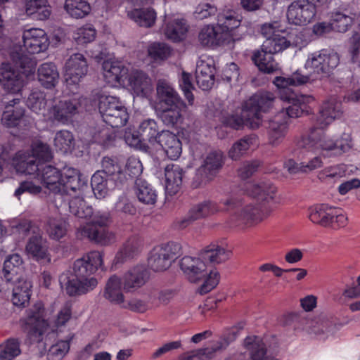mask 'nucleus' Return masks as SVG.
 <instances>
[{"label":"nucleus","instance_id":"nucleus-34","mask_svg":"<svg viewBox=\"0 0 360 360\" xmlns=\"http://www.w3.org/2000/svg\"><path fill=\"white\" fill-rule=\"evenodd\" d=\"M129 85L137 96L148 97L152 90V81L148 75L141 70L133 71L128 75Z\"/></svg>","mask_w":360,"mask_h":360},{"label":"nucleus","instance_id":"nucleus-3","mask_svg":"<svg viewBox=\"0 0 360 360\" xmlns=\"http://www.w3.org/2000/svg\"><path fill=\"white\" fill-rule=\"evenodd\" d=\"M33 175L40 177L44 186L60 197L69 191H81L86 186L84 183H81L82 179L80 172L72 167L65 169L63 174L56 167L46 165Z\"/></svg>","mask_w":360,"mask_h":360},{"label":"nucleus","instance_id":"nucleus-7","mask_svg":"<svg viewBox=\"0 0 360 360\" xmlns=\"http://www.w3.org/2000/svg\"><path fill=\"white\" fill-rule=\"evenodd\" d=\"M22 262L20 255H11L5 259L2 271L6 282L14 285L12 302L18 307H25L29 302L32 287L30 281L20 276Z\"/></svg>","mask_w":360,"mask_h":360},{"label":"nucleus","instance_id":"nucleus-15","mask_svg":"<svg viewBox=\"0 0 360 360\" xmlns=\"http://www.w3.org/2000/svg\"><path fill=\"white\" fill-rule=\"evenodd\" d=\"M181 250V245L173 241L155 247L148 258L149 268L155 272L166 271L178 257Z\"/></svg>","mask_w":360,"mask_h":360},{"label":"nucleus","instance_id":"nucleus-25","mask_svg":"<svg viewBox=\"0 0 360 360\" xmlns=\"http://www.w3.org/2000/svg\"><path fill=\"white\" fill-rule=\"evenodd\" d=\"M224 165V155L221 151H212L207 154L201 166L198 169L195 181L199 184L211 181Z\"/></svg>","mask_w":360,"mask_h":360},{"label":"nucleus","instance_id":"nucleus-32","mask_svg":"<svg viewBox=\"0 0 360 360\" xmlns=\"http://www.w3.org/2000/svg\"><path fill=\"white\" fill-rule=\"evenodd\" d=\"M157 146H160L172 160H176L182 153L181 141L175 134L167 130L161 131Z\"/></svg>","mask_w":360,"mask_h":360},{"label":"nucleus","instance_id":"nucleus-5","mask_svg":"<svg viewBox=\"0 0 360 360\" xmlns=\"http://www.w3.org/2000/svg\"><path fill=\"white\" fill-rule=\"evenodd\" d=\"M217 25L204 26L198 34V39L202 46L215 48L227 41L231 32L240 25L237 13L231 9H224L217 13Z\"/></svg>","mask_w":360,"mask_h":360},{"label":"nucleus","instance_id":"nucleus-23","mask_svg":"<svg viewBox=\"0 0 360 360\" xmlns=\"http://www.w3.org/2000/svg\"><path fill=\"white\" fill-rule=\"evenodd\" d=\"M103 255L99 251H91L73 264V273L81 278H90L92 274L103 266Z\"/></svg>","mask_w":360,"mask_h":360},{"label":"nucleus","instance_id":"nucleus-58","mask_svg":"<svg viewBox=\"0 0 360 360\" xmlns=\"http://www.w3.org/2000/svg\"><path fill=\"white\" fill-rule=\"evenodd\" d=\"M252 121H253V117L252 118L248 112H245V105L243 104L241 115H232L228 117L226 119V124L230 127L238 130L242 129L245 125L250 128Z\"/></svg>","mask_w":360,"mask_h":360},{"label":"nucleus","instance_id":"nucleus-31","mask_svg":"<svg viewBox=\"0 0 360 360\" xmlns=\"http://www.w3.org/2000/svg\"><path fill=\"white\" fill-rule=\"evenodd\" d=\"M102 67L104 79L111 86L124 84L128 78L129 70L122 62L105 60Z\"/></svg>","mask_w":360,"mask_h":360},{"label":"nucleus","instance_id":"nucleus-50","mask_svg":"<svg viewBox=\"0 0 360 360\" xmlns=\"http://www.w3.org/2000/svg\"><path fill=\"white\" fill-rule=\"evenodd\" d=\"M26 105L32 112L37 115H42L45 117L47 112L46 110L47 101L44 91L40 89H33L27 98Z\"/></svg>","mask_w":360,"mask_h":360},{"label":"nucleus","instance_id":"nucleus-41","mask_svg":"<svg viewBox=\"0 0 360 360\" xmlns=\"http://www.w3.org/2000/svg\"><path fill=\"white\" fill-rule=\"evenodd\" d=\"M257 136L254 134L244 136L236 141L229 150V157L233 160H238L247 153L252 146L257 145Z\"/></svg>","mask_w":360,"mask_h":360},{"label":"nucleus","instance_id":"nucleus-24","mask_svg":"<svg viewBox=\"0 0 360 360\" xmlns=\"http://www.w3.org/2000/svg\"><path fill=\"white\" fill-rule=\"evenodd\" d=\"M244 346L249 355L243 352H236L226 360H268L266 346L260 336H248L244 340Z\"/></svg>","mask_w":360,"mask_h":360},{"label":"nucleus","instance_id":"nucleus-17","mask_svg":"<svg viewBox=\"0 0 360 360\" xmlns=\"http://www.w3.org/2000/svg\"><path fill=\"white\" fill-rule=\"evenodd\" d=\"M274 94L267 91H259L250 97L245 103V112H248L253 121L251 129H257L262 124V112H268L274 105Z\"/></svg>","mask_w":360,"mask_h":360},{"label":"nucleus","instance_id":"nucleus-37","mask_svg":"<svg viewBox=\"0 0 360 360\" xmlns=\"http://www.w3.org/2000/svg\"><path fill=\"white\" fill-rule=\"evenodd\" d=\"M59 72L53 63H44L37 69V79L40 84L47 89L54 88L59 82Z\"/></svg>","mask_w":360,"mask_h":360},{"label":"nucleus","instance_id":"nucleus-59","mask_svg":"<svg viewBox=\"0 0 360 360\" xmlns=\"http://www.w3.org/2000/svg\"><path fill=\"white\" fill-rule=\"evenodd\" d=\"M148 53L154 60H164L170 56L171 49L166 44L154 42L148 46Z\"/></svg>","mask_w":360,"mask_h":360},{"label":"nucleus","instance_id":"nucleus-54","mask_svg":"<svg viewBox=\"0 0 360 360\" xmlns=\"http://www.w3.org/2000/svg\"><path fill=\"white\" fill-rule=\"evenodd\" d=\"M74 335L71 333L68 335L65 340H59L49 348L47 357L49 360H60L68 352L70 344Z\"/></svg>","mask_w":360,"mask_h":360},{"label":"nucleus","instance_id":"nucleus-64","mask_svg":"<svg viewBox=\"0 0 360 360\" xmlns=\"http://www.w3.org/2000/svg\"><path fill=\"white\" fill-rule=\"evenodd\" d=\"M41 191V186L36 184L34 181L26 180L20 183L18 188L15 191L14 195L20 198V196L24 193H28L32 195H37Z\"/></svg>","mask_w":360,"mask_h":360},{"label":"nucleus","instance_id":"nucleus-19","mask_svg":"<svg viewBox=\"0 0 360 360\" xmlns=\"http://www.w3.org/2000/svg\"><path fill=\"white\" fill-rule=\"evenodd\" d=\"M88 72V63L82 53L71 55L66 60L64 66V77L65 84L70 91L75 93L79 87L82 79Z\"/></svg>","mask_w":360,"mask_h":360},{"label":"nucleus","instance_id":"nucleus-27","mask_svg":"<svg viewBox=\"0 0 360 360\" xmlns=\"http://www.w3.org/2000/svg\"><path fill=\"white\" fill-rule=\"evenodd\" d=\"M120 278L123 290L125 292H134L147 283L150 274L144 265H136Z\"/></svg>","mask_w":360,"mask_h":360},{"label":"nucleus","instance_id":"nucleus-1","mask_svg":"<svg viewBox=\"0 0 360 360\" xmlns=\"http://www.w3.org/2000/svg\"><path fill=\"white\" fill-rule=\"evenodd\" d=\"M308 77L298 72L288 77H276L274 84L278 89L280 99L283 101L282 109L270 120L268 127L269 142L277 146L283 141L288 129L289 119L301 117L308 112V104L314 101L310 95L297 94L293 86L303 85Z\"/></svg>","mask_w":360,"mask_h":360},{"label":"nucleus","instance_id":"nucleus-29","mask_svg":"<svg viewBox=\"0 0 360 360\" xmlns=\"http://www.w3.org/2000/svg\"><path fill=\"white\" fill-rule=\"evenodd\" d=\"M23 46L30 54L45 51L49 45V40L44 30L31 28L24 31L22 34Z\"/></svg>","mask_w":360,"mask_h":360},{"label":"nucleus","instance_id":"nucleus-57","mask_svg":"<svg viewBox=\"0 0 360 360\" xmlns=\"http://www.w3.org/2000/svg\"><path fill=\"white\" fill-rule=\"evenodd\" d=\"M20 342L18 338L8 339L0 352V360H13L21 353Z\"/></svg>","mask_w":360,"mask_h":360},{"label":"nucleus","instance_id":"nucleus-46","mask_svg":"<svg viewBox=\"0 0 360 360\" xmlns=\"http://www.w3.org/2000/svg\"><path fill=\"white\" fill-rule=\"evenodd\" d=\"M231 252L218 245L212 244L203 250L200 255L205 263L210 262L213 264H220L228 260Z\"/></svg>","mask_w":360,"mask_h":360},{"label":"nucleus","instance_id":"nucleus-48","mask_svg":"<svg viewBox=\"0 0 360 360\" xmlns=\"http://www.w3.org/2000/svg\"><path fill=\"white\" fill-rule=\"evenodd\" d=\"M333 207L328 204H320L314 205L309 209V219L314 224L321 226H327L329 223V217L334 214Z\"/></svg>","mask_w":360,"mask_h":360},{"label":"nucleus","instance_id":"nucleus-62","mask_svg":"<svg viewBox=\"0 0 360 360\" xmlns=\"http://www.w3.org/2000/svg\"><path fill=\"white\" fill-rule=\"evenodd\" d=\"M331 22L333 24L334 30L338 32H345L352 24V17L340 12L332 15Z\"/></svg>","mask_w":360,"mask_h":360},{"label":"nucleus","instance_id":"nucleus-16","mask_svg":"<svg viewBox=\"0 0 360 360\" xmlns=\"http://www.w3.org/2000/svg\"><path fill=\"white\" fill-rule=\"evenodd\" d=\"M327 4L317 0H294L288 6V21L292 25L305 26L314 20L318 8Z\"/></svg>","mask_w":360,"mask_h":360},{"label":"nucleus","instance_id":"nucleus-30","mask_svg":"<svg viewBox=\"0 0 360 360\" xmlns=\"http://www.w3.org/2000/svg\"><path fill=\"white\" fill-rule=\"evenodd\" d=\"M1 120L8 128L19 127L25 122V109L20 98H13L5 105Z\"/></svg>","mask_w":360,"mask_h":360},{"label":"nucleus","instance_id":"nucleus-22","mask_svg":"<svg viewBox=\"0 0 360 360\" xmlns=\"http://www.w3.org/2000/svg\"><path fill=\"white\" fill-rule=\"evenodd\" d=\"M25 231H32V236L29 238L26 245V252L28 255L32 257L39 263H46L51 261L48 253L46 240L42 237L39 229H32L31 223L25 224Z\"/></svg>","mask_w":360,"mask_h":360},{"label":"nucleus","instance_id":"nucleus-42","mask_svg":"<svg viewBox=\"0 0 360 360\" xmlns=\"http://www.w3.org/2000/svg\"><path fill=\"white\" fill-rule=\"evenodd\" d=\"M102 172H95L91 179V186L96 198H105L110 189L120 186L117 184L105 175H101Z\"/></svg>","mask_w":360,"mask_h":360},{"label":"nucleus","instance_id":"nucleus-47","mask_svg":"<svg viewBox=\"0 0 360 360\" xmlns=\"http://www.w3.org/2000/svg\"><path fill=\"white\" fill-rule=\"evenodd\" d=\"M25 11L34 18L45 20L51 15V7L47 0H26Z\"/></svg>","mask_w":360,"mask_h":360},{"label":"nucleus","instance_id":"nucleus-2","mask_svg":"<svg viewBox=\"0 0 360 360\" xmlns=\"http://www.w3.org/2000/svg\"><path fill=\"white\" fill-rule=\"evenodd\" d=\"M248 195L255 198L258 203L244 205V199L231 196L221 200L227 210L236 209L231 217L233 226L244 229L257 224L268 217L275 209L274 198L276 187L269 181L259 183H245L243 188Z\"/></svg>","mask_w":360,"mask_h":360},{"label":"nucleus","instance_id":"nucleus-21","mask_svg":"<svg viewBox=\"0 0 360 360\" xmlns=\"http://www.w3.org/2000/svg\"><path fill=\"white\" fill-rule=\"evenodd\" d=\"M81 183H84L86 186L81 191H69L60 196L64 201H68L70 212L79 219H88L93 214V207L86 205L84 200L86 190L88 189V181L86 179H82Z\"/></svg>","mask_w":360,"mask_h":360},{"label":"nucleus","instance_id":"nucleus-56","mask_svg":"<svg viewBox=\"0 0 360 360\" xmlns=\"http://www.w3.org/2000/svg\"><path fill=\"white\" fill-rule=\"evenodd\" d=\"M122 105V101L116 96L101 95L98 101V110L101 117L105 116V114L110 113Z\"/></svg>","mask_w":360,"mask_h":360},{"label":"nucleus","instance_id":"nucleus-61","mask_svg":"<svg viewBox=\"0 0 360 360\" xmlns=\"http://www.w3.org/2000/svg\"><path fill=\"white\" fill-rule=\"evenodd\" d=\"M179 83L184 96L188 100L189 104L192 105L194 101V96L192 93L194 89V86L192 83V75L189 73L183 72Z\"/></svg>","mask_w":360,"mask_h":360},{"label":"nucleus","instance_id":"nucleus-6","mask_svg":"<svg viewBox=\"0 0 360 360\" xmlns=\"http://www.w3.org/2000/svg\"><path fill=\"white\" fill-rule=\"evenodd\" d=\"M157 106L160 118L167 125L174 126L181 121L186 105L172 84L165 79L157 83Z\"/></svg>","mask_w":360,"mask_h":360},{"label":"nucleus","instance_id":"nucleus-60","mask_svg":"<svg viewBox=\"0 0 360 360\" xmlns=\"http://www.w3.org/2000/svg\"><path fill=\"white\" fill-rule=\"evenodd\" d=\"M96 31L91 25H85L77 29L75 34L74 39L77 44L82 45L91 42L94 40Z\"/></svg>","mask_w":360,"mask_h":360},{"label":"nucleus","instance_id":"nucleus-18","mask_svg":"<svg viewBox=\"0 0 360 360\" xmlns=\"http://www.w3.org/2000/svg\"><path fill=\"white\" fill-rule=\"evenodd\" d=\"M79 107L80 102L77 98L60 100L48 109L45 117L53 124L68 125L72 123Z\"/></svg>","mask_w":360,"mask_h":360},{"label":"nucleus","instance_id":"nucleus-35","mask_svg":"<svg viewBox=\"0 0 360 360\" xmlns=\"http://www.w3.org/2000/svg\"><path fill=\"white\" fill-rule=\"evenodd\" d=\"M184 170L179 165L169 164L165 168V192L169 195H175L182 184Z\"/></svg>","mask_w":360,"mask_h":360},{"label":"nucleus","instance_id":"nucleus-55","mask_svg":"<svg viewBox=\"0 0 360 360\" xmlns=\"http://www.w3.org/2000/svg\"><path fill=\"white\" fill-rule=\"evenodd\" d=\"M68 224L62 219H50L47 224L46 232L50 238L59 240L66 235Z\"/></svg>","mask_w":360,"mask_h":360},{"label":"nucleus","instance_id":"nucleus-52","mask_svg":"<svg viewBox=\"0 0 360 360\" xmlns=\"http://www.w3.org/2000/svg\"><path fill=\"white\" fill-rule=\"evenodd\" d=\"M129 115L127 108L122 105L102 117L103 122L112 128L124 127L129 120Z\"/></svg>","mask_w":360,"mask_h":360},{"label":"nucleus","instance_id":"nucleus-13","mask_svg":"<svg viewBox=\"0 0 360 360\" xmlns=\"http://www.w3.org/2000/svg\"><path fill=\"white\" fill-rule=\"evenodd\" d=\"M26 317L22 318L24 329L27 331L29 344L39 343L43 340L49 323L44 318V307L41 302H38L32 308L26 310Z\"/></svg>","mask_w":360,"mask_h":360},{"label":"nucleus","instance_id":"nucleus-36","mask_svg":"<svg viewBox=\"0 0 360 360\" xmlns=\"http://www.w3.org/2000/svg\"><path fill=\"white\" fill-rule=\"evenodd\" d=\"M342 113V103L335 98H330L324 102L320 110L318 122L323 128L340 117Z\"/></svg>","mask_w":360,"mask_h":360},{"label":"nucleus","instance_id":"nucleus-63","mask_svg":"<svg viewBox=\"0 0 360 360\" xmlns=\"http://www.w3.org/2000/svg\"><path fill=\"white\" fill-rule=\"evenodd\" d=\"M333 212H334V214L331 217H329V223L326 227L333 229L345 227L347 224L348 221L346 214L339 207H333Z\"/></svg>","mask_w":360,"mask_h":360},{"label":"nucleus","instance_id":"nucleus-14","mask_svg":"<svg viewBox=\"0 0 360 360\" xmlns=\"http://www.w3.org/2000/svg\"><path fill=\"white\" fill-rule=\"evenodd\" d=\"M160 132L157 122L153 119H147L140 124L138 135L125 134V141L130 146L148 152L157 146Z\"/></svg>","mask_w":360,"mask_h":360},{"label":"nucleus","instance_id":"nucleus-10","mask_svg":"<svg viewBox=\"0 0 360 360\" xmlns=\"http://www.w3.org/2000/svg\"><path fill=\"white\" fill-rule=\"evenodd\" d=\"M89 219V221L84 222L77 229V237L101 245L111 243L115 236L105 229L110 223V213L105 211L93 212Z\"/></svg>","mask_w":360,"mask_h":360},{"label":"nucleus","instance_id":"nucleus-51","mask_svg":"<svg viewBox=\"0 0 360 360\" xmlns=\"http://www.w3.org/2000/svg\"><path fill=\"white\" fill-rule=\"evenodd\" d=\"M64 8L70 16L76 19L84 18L91 10L86 0H65Z\"/></svg>","mask_w":360,"mask_h":360},{"label":"nucleus","instance_id":"nucleus-33","mask_svg":"<svg viewBox=\"0 0 360 360\" xmlns=\"http://www.w3.org/2000/svg\"><path fill=\"white\" fill-rule=\"evenodd\" d=\"M218 210V206L214 202L205 200L193 205L190 209L188 217L179 221V227L184 229L188 226L191 221L213 214Z\"/></svg>","mask_w":360,"mask_h":360},{"label":"nucleus","instance_id":"nucleus-20","mask_svg":"<svg viewBox=\"0 0 360 360\" xmlns=\"http://www.w3.org/2000/svg\"><path fill=\"white\" fill-rule=\"evenodd\" d=\"M60 285L70 296L84 295L93 290L98 285L95 277L81 278L70 272L62 274L59 277Z\"/></svg>","mask_w":360,"mask_h":360},{"label":"nucleus","instance_id":"nucleus-4","mask_svg":"<svg viewBox=\"0 0 360 360\" xmlns=\"http://www.w3.org/2000/svg\"><path fill=\"white\" fill-rule=\"evenodd\" d=\"M298 146L309 152L331 158L348 152L352 147V143L349 135L333 140L326 136L322 130L314 128L307 135L302 136Z\"/></svg>","mask_w":360,"mask_h":360},{"label":"nucleus","instance_id":"nucleus-49","mask_svg":"<svg viewBox=\"0 0 360 360\" xmlns=\"http://www.w3.org/2000/svg\"><path fill=\"white\" fill-rule=\"evenodd\" d=\"M135 187L136 194L140 202L146 205H154L156 202V190L145 179H136Z\"/></svg>","mask_w":360,"mask_h":360},{"label":"nucleus","instance_id":"nucleus-11","mask_svg":"<svg viewBox=\"0 0 360 360\" xmlns=\"http://www.w3.org/2000/svg\"><path fill=\"white\" fill-rule=\"evenodd\" d=\"M340 63V56L338 53L331 49H321L309 55L305 63L306 69H310L311 75H303L301 70H296L290 76L298 72L303 76L308 77L307 82L304 84L321 78L329 75ZM290 75L286 76L288 77Z\"/></svg>","mask_w":360,"mask_h":360},{"label":"nucleus","instance_id":"nucleus-43","mask_svg":"<svg viewBox=\"0 0 360 360\" xmlns=\"http://www.w3.org/2000/svg\"><path fill=\"white\" fill-rule=\"evenodd\" d=\"M139 252L140 242L139 239L135 236L130 237L117 252L114 259V264H122L127 259L138 255Z\"/></svg>","mask_w":360,"mask_h":360},{"label":"nucleus","instance_id":"nucleus-9","mask_svg":"<svg viewBox=\"0 0 360 360\" xmlns=\"http://www.w3.org/2000/svg\"><path fill=\"white\" fill-rule=\"evenodd\" d=\"M261 33L266 38L263 49L269 52L278 53L291 45L297 46L296 38L300 32L296 29L285 28L279 22L265 23L261 27Z\"/></svg>","mask_w":360,"mask_h":360},{"label":"nucleus","instance_id":"nucleus-45","mask_svg":"<svg viewBox=\"0 0 360 360\" xmlns=\"http://www.w3.org/2000/svg\"><path fill=\"white\" fill-rule=\"evenodd\" d=\"M188 32V25L184 19H174L165 22L164 34L173 41H181L185 39Z\"/></svg>","mask_w":360,"mask_h":360},{"label":"nucleus","instance_id":"nucleus-26","mask_svg":"<svg viewBox=\"0 0 360 360\" xmlns=\"http://www.w3.org/2000/svg\"><path fill=\"white\" fill-rule=\"evenodd\" d=\"M29 74L15 70L8 63H3L0 68V83L8 92H19L26 84Z\"/></svg>","mask_w":360,"mask_h":360},{"label":"nucleus","instance_id":"nucleus-28","mask_svg":"<svg viewBox=\"0 0 360 360\" xmlns=\"http://www.w3.org/2000/svg\"><path fill=\"white\" fill-rule=\"evenodd\" d=\"M215 63L212 58L201 57L197 63L195 79L198 86L203 91L210 89L214 83Z\"/></svg>","mask_w":360,"mask_h":360},{"label":"nucleus","instance_id":"nucleus-38","mask_svg":"<svg viewBox=\"0 0 360 360\" xmlns=\"http://www.w3.org/2000/svg\"><path fill=\"white\" fill-rule=\"evenodd\" d=\"M102 170H98L96 172H102L101 175H105L110 179V181H112L120 186L127 180V176L116 158L104 157L102 160Z\"/></svg>","mask_w":360,"mask_h":360},{"label":"nucleus","instance_id":"nucleus-12","mask_svg":"<svg viewBox=\"0 0 360 360\" xmlns=\"http://www.w3.org/2000/svg\"><path fill=\"white\" fill-rule=\"evenodd\" d=\"M32 156L26 155L25 152H18L17 158L19 160L15 163L18 173L26 175L34 174L44 166L42 162H49L53 155L50 146L41 141L35 142L32 146Z\"/></svg>","mask_w":360,"mask_h":360},{"label":"nucleus","instance_id":"nucleus-39","mask_svg":"<svg viewBox=\"0 0 360 360\" xmlns=\"http://www.w3.org/2000/svg\"><path fill=\"white\" fill-rule=\"evenodd\" d=\"M122 289L123 288L121 278L114 274L108 278L106 283L103 296L111 303L121 304L124 301Z\"/></svg>","mask_w":360,"mask_h":360},{"label":"nucleus","instance_id":"nucleus-40","mask_svg":"<svg viewBox=\"0 0 360 360\" xmlns=\"http://www.w3.org/2000/svg\"><path fill=\"white\" fill-rule=\"evenodd\" d=\"M128 16L139 26L149 28L154 25L157 13L151 7L134 8L128 12Z\"/></svg>","mask_w":360,"mask_h":360},{"label":"nucleus","instance_id":"nucleus-8","mask_svg":"<svg viewBox=\"0 0 360 360\" xmlns=\"http://www.w3.org/2000/svg\"><path fill=\"white\" fill-rule=\"evenodd\" d=\"M179 266L185 276L191 283H197L207 276L204 283L198 288V291L200 295H205L210 292L219 282L220 275L219 271L213 269L207 274L205 261L200 256V257L185 256L180 260Z\"/></svg>","mask_w":360,"mask_h":360},{"label":"nucleus","instance_id":"nucleus-53","mask_svg":"<svg viewBox=\"0 0 360 360\" xmlns=\"http://www.w3.org/2000/svg\"><path fill=\"white\" fill-rule=\"evenodd\" d=\"M73 134L68 130L58 131L54 138V145L56 150L63 153H71L75 147Z\"/></svg>","mask_w":360,"mask_h":360},{"label":"nucleus","instance_id":"nucleus-44","mask_svg":"<svg viewBox=\"0 0 360 360\" xmlns=\"http://www.w3.org/2000/svg\"><path fill=\"white\" fill-rule=\"evenodd\" d=\"M275 53H276L264 50L263 45H262V49L255 52L252 59L261 71L271 73L278 69V63L273 56Z\"/></svg>","mask_w":360,"mask_h":360}]
</instances>
